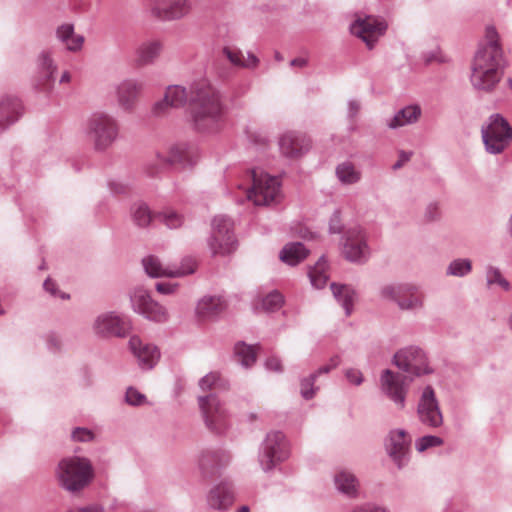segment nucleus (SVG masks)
<instances>
[{
	"label": "nucleus",
	"instance_id": "f704fd0d",
	"mask_svg": "<svg viewBox=\"0 0 512 512\" xmlns=\"http://www.w3.org/2000/svg\"><path fill=\"white\" fill-rule=\"evenodd\" d=\"M337 175L341 182L352 184L360 179V173L350 163H343L337 168Z\"/></svg>",
	"mask_w": 512,
	"mask_h": 512
},
{
	"label": "nucleus",
	"instance_id": "473e14b6",
	"mask_svg": "<svg viewBox=\"0 0 512 512\" xmlns=\"http://www.w3.org/2000/svg\"><path fill=\"white\" fill-rule=\"evenodd\" d=\"M309 277L312 285L315 288H323L328 280L327 263L324 258H321L316 265L310 269Z\"/></svg>",
	"mask_w": 512,
	"mask_h": 512
},
{
	"label": "nucleus",
	"instance_id": "cd10ccee",
	"mask_svg": "<svg viewBox=\"0 0 512 512\" xmlns=\"http://www.w3.org/2000/svg\"><path fill=\"white\" fill-rule=\"evenodd\" d=\"M307 255L308 250L304 247L303 244L299 242L289 243L282 249L280 253V259L289 265H296L303 261Z\"/></svg>",
	"mask_w": 512,
	"mask_h": 512
},
{
	"label": "nucleus",
	"instance_id": "6e6d98bb",
	"mask_svg": "<svg viewBox=\"0 0 512 512\" xmlns=\"http://www.w3.org/2000/svg\"><path fill=\"white\" fill-rule=\"evenodd\" d=\"M340 361H339V358L338 357H334L330 360V364H327L323 367H321L319 370H318V374L320 373H328L330 370L336 368L338 365H339Z\"/></svg>",
	"mask_w": 512,
	"mask_h": 512
},
{
	"label": "nucleus",
	"instance_id": "f257e3e1",
	"mask_svg": "<svg viewBox=\"0 0 512 512\" xmlns=\"http://www.w3.org/2000/svg\"><path fill=\"white\" fill-rule=\"evenodd\" d=\"M189 102L196 128L202 132H216L220 129L223 107L218 92L207 80H200L190 86L189 91L179 85L166 89L163 101L155 105V112L164 113L167 107L178 108Z\"/></svg>",
	"mask_w": 512,
	"mask_h": 512
},
{
	"label": "nucleus",
	"instance_id": "49530a36",
	"mask_svg": "<svg viewBox=\"0 0 512 512\" xmlns=\"http://www.w3.org/2000/svg\"><path fill=\"white\" fill-rule=\"evenodd\" d=\"M186 159L185 151L180 147H173L167 161L170 163H182Z\"/></svg>",
	"mask_w": 512,
	"mask_h": 512
},
{
	"label": "nucleus",
	"instance_id": "4468645a",
	"mask_svg": "<svg viewBox=\"0 0 512 512\" xmlns=\"http://www.w3.org/2000/svg\"><path fill=\"white\" fill-rule=\"evenodd\" d=\"M394 362L398 368L416 376L429 372L426 357L418 348L400 350L395 354Z\"/></svg>",
	"mask_w": 512,
	"mask_h": 512
},
{
	"label": "nucleus",
	"instance_id": "7ed1b4c3",
	"mask_svg": "<svg viewBox=\"0 0 512 512\" xmlns=\"http://www.w3.org/2000/svg\"><path fill=\"white\" fill-rule=\"evenodd\" d=\"M55 475L62 488L71 493H77L91 483L94 470L88 459L72 456L58 463Z\"/></svg>",
	"mask_w": 512,
	"mask_h": 512
},
{
	"label": "nucleus",
	"instance_id": "de8ad7c7",
	"mask_svg": "<svg viewBox=\"0 0 512 512\" xmlns=\"http://www.w3.org/2000/svg\"><path fill=\"white\" fill-rule=\"evenodd\" d=\"M345 377L351 384L354 385H360L363 382V375L361 371L357 369H347L345 371Z\"/></svg>",
	"mask_w": 512,
	"mask_h": 512
},
{
	"label": "nucleus",
	"instance_id": "f8f14e48",
	"mask_svg": "<svg viewBox=\"0 0 512 512\" xmlns=\"http://www.w3.org/2000/svg\"><path fill=\"white\" fill-rule=\"evenodd\" d=\"M133 309L155 322H164L168 319V312L159 303L155 302L148 292L142 288L135 289L131 296Z\"/></svg>",
	"mask_w": 512,
	"mask_h": 512
},
{
	"label": "nucleus",
	"instance_id": "b1692460",
	"mask_svg": "<svg viewBox=\"0 0 512 512\" xmlns=\"http://www.w3.org/2000/svg\"><path fill=\"white\" fill-rule=\"evenodd\" d=\"M163 45L158 40L142 43L136 50L135 63L137 66L152 64L161 54Z\"/></svg>",
	"mask_w": 512,
	"mask_h": 512
},
{
	"label": "nucleus",
	"instance_id": "ea45409f",
	"mask_svg": "<svg viewBox=\"0 0 512 512\" xmlns=\"http://www.w3.org/2000/svg\"><path fill=\"white\" fill-rule=\"evenodd\" d=\"M160 217L169 228H177L183 222L182 216L173 210L165 211Z\"/></svg>",
	"mask_w": 512,
	"mask_h": 512
},
{
	"label": "nucleus",
	"instance_id": "69168bd1",
	"mask_svg": "<svg viewBox=\"0 0 512 512\" xmlns=\"http://www.w3.org/2000/svg\"><path fill=\"white\" fill-rule=\"evenodd\" d=\"M275 57H276V59H277V60H279V61H280V60H282V57L280 56V54H279V53H276Z\"/></svg>",
	"mask_w": 512,
	"mask_h": 512
},
{
	"label": "nucleus",
	"instance_id": "a19ab883",
	"mask_svg": "<svg viewBox=\"0 0 512 512\" xmlns=\"http://www.w3.org/2000/svg\"><path fill=\"white\" fill-rule=\"evenodd\" d=\"M442 444V440L436 436H424L417 442L416 446L418 451L422 452L429 447L439 446Z\"/></svg>",
	"mask_w": 512,
	"mask_h": 512
},
{
	"label": "nucleus",
	"instance_id": "58836bf2",
	"mask_svg": "<svg viewBox=\"0 0 512 512\" xmlns=\"http://www.w3.org/2000/svg\"><path fill=\"white\" fill-rule=\"evenodd\" d=\"M220 385L221 378L216 372L209 373L200 380V387L202 390L215 389Z\"/></svg>",
	"mask_w": 512,
	"mask_h": 512
},
{
	"label": "nucleus",
	"instance_id": "680f3d73",
	"mask_svg": "<svg viewBox=\"0 0 512 512\" xmlns=\"http://www.w3.org/2000/svg\"><path fill=\"white\" fill-rule=\"evenodd\" d=\"M70 79H71L70 73L65 71L62 74L61 78H60V82L61 83H68V82H70Z\"/></svg>",
	"mask_w": 512,
	"mask_h": 512
},
{
	"label": "nucleus",
	"instance_id": "dca6fc26",
	"mask_svg": "<svg viewBox=\"0 0 512 512\" xmlns=\"http://www.w3.org/2000/svg\"><path fill=\"white\" fill-rule=\"evenodd\" d=\"M417 412L420 421L428 426L438 427L442 424V414L431 387H426L423 391Z\"/></svg>",
	"mask_w": 512,
	"mask_h": 512
},
{
	"label": "nucleus",
	"instance_id": "4c0bfd02",
	"mask_svg": "<svg viewBox=\"0 0 512 512\" xmlns=\"http://www.w3.org/2000/svg\"><path fill=\"white\" fill-rule=\"evenodd\" d=\"M471 271L469 260L458 259L453 261L448 268V273L454 276H463Z\"/></svg>",
	"mask_w": 512,
	"mask_h": 512
},
{
	"label": "nucleus",
	"instance_id": "3c124183",
	"mask_svg": "<svg viewBox=\"0 0 512 512\" xmlns=\"http://www.w3.org/2000/svg\"><path fill=\"white\" fill-rule=\"evenodd\" d=\"M41 66H42L43 70L45 71V75H46L47 79L50 80V78L52 77L53 72H54V67H53L52 59L49 57L48 54H43L41 56Z\"/></svg>",
	"mask_w": 512,
	"mask_h": 512
},
{
	"label": "nucleus",
	"instance_id": "052dcab7",
	"mask_svg": "<svg viewBox=\"0 0 512 512\" xmlns=\"http://www.w3.org/2000/svg\"><path fill=\"white\" fill-rule=\"evenodd\" d=\"M291 65L292 66L303 67V66L306 65V60L303 59V58H296V59L291 61Z\"/></svg>",
	"mask_w": 512,
	"mask_h": 512
},
{
	"label": "nucleus",
	"instance_id": "c9c22d12",
	"mask_svg": "<svg viewBox=\"0 0 512 512\" xmlns=\"http://www.w3.org/2000/svg\"><path fill=\"white\" fill-rule=\"evenodd\" d=\"M235 353L239 357L242 364L246 367L251 366L256 360V351L252 346L246 344H237Z\"/></svg>",
	"mask_w": 512,
	"mask_h": 512
},
{
	"label": "nucleus",
	"instance_id": "4be33fe9",
	"mask_svg": "<svg viewBox=\"0 0 512 512\" xmlns=\"http://www.w3.org/2000/svg\"><path fill=\"white\" fill-rule=\"evenodd\" d=\"M411 439L404 430L392 431L390 433L387 449L390 456L398 466L409 450Z\"/></svg>",
	"mask_w": 512,
	"mask_h": 512
},
{
	"label": "nucleus",
	"instance_id": "0e129e2a",
	"mask_svg": "<svg viewBox=\"0 0 512 512\" xmlns=\"http://www.w3.org/2000/svg\"><path fill=\"white\" fill-rule=\"evenodd\" d=\"M59 297H61L62 299H68L69 298L68 295H66L65 293H61V292H59Z\"/></svg>",
	"mask_w": 512,
	"mask_h": 512
},
{
	"label": "nucleus",
	"instance_id": "aec40b11",
	"mask_svg": "<svg viewBox=\"0 0 512 512\" xmlns=\"http://www.w3.org/2000/svg\"><path fill=\"white\" fill-rule=\"evenodd\" d=\"M143 267L145 272L154 278L159 277H183L186 276V273L191 272V269L188 270H173L171 266H165L161 260L153 255L147 256L142 260Z\"/></svg>",
	"mask_w": 512,
	"mask_h": 512
},
{
	"label": "nucleus",
	"instance_id": "bf43d9fd",
	"mask_svg": "<svg viewBox=\"0 0 512 512\" xmlns=\"http://www.w3.org/2000/svg\"><path fill=\"white\" fill-rule=\"evenodd\" d=\"M44 289L53 296L57 295L56 284L50 278L44 282Z\"/></svg>",
	"mask_w": 512,
	"mask_h": 512
},
{
	"label": "nucleus",
	"instance_id": "603ef678",
	"mask_svg": "<svg viewBox=\"0 0 512 512\" xmlns=\"http://www.w3.org/2000/svg\"><path fill=\"white\" fill-rule=\"evenodd\" d=\"M72 437L77 441H89L92 440L93 433L84 428H76L72 433Z\"/></svg>",
	"mask_w": 512,
	"mask_h": 512
},
{
	"label": "nucleus",
	"instance_id": "bb28decb",
	"mask_svg": "<svg viewBox=\"0 0 512 512\" xmlns=\"http://www.w3.org/2000/svg\"><path fill=\"white\" fill-rule=\"evenodd\" d=\"M226 302L221 297H205L197 306V313L201 317H213L226 309Z\"/></svg>",
	"mask_w": 512,
	"mask_h": 512
},
{
	"label": "nucleus",
	"instance_id": "e433bc0d",
	"mask_svg": "<svg viewBox=\"0 0 512 512\" xmlns=\"http://www.w3.org/2000/svg\"><path fill=\"white\" fill-rule=\"evenodd\" d=\"M151 219L152 214L145 204H139L134 208L133 220L138 226H147L151 222Z\"/></svg>",
	"mask_w": 512,
	"mask_h": 512
},
{
	"label": "nucleus",
	"instance_id": "8fccbe9b",
	"mask_svg": "<svg viewBox=\"0 0 512 512\" xmlns=\"http://www.w3.org/2000/svg\"><path fill=\"white\" fill-rule=\"evenodd\" d=\"M188 269H191V272L186 273V276L194 273L197 269V261L192 257L184 258L179 267H173V270H188Z\"/></svg>",
	"mask_w": 512,
	"mask_h": 512
},
{
	"label": "nucleus",
	"instance_id": "09e8293b",
	"mask_svg": "<svg viewBox=\"0 0 512 512\" xmlns=\"http://www.w3.org/2000/svg\"><path fill=\"white\" fill-rule=\"evenodd\" d=\"M84 43V37L82 35L75 34L67 41L66 48L70 51H78L82 48Z\"/></svg>",
	"mask_w": 512,
	"mask_h": 512
},
{
	"label": "nucleus",
	"instance_id": "412c9836",
	"mask_svg": "<svg viewBox=\"0 0 512 512\" xmlns=\"http://www.w3.org/2000/svg\"><path fill=\"white\" fill-rule=\"evenodd\" d=\"M129 347L140 364L146 368H151L159 359V352L156 347L143 344L137 336H132L129 340Z\"/></svg>",
	"mask_w": 512,
	"mask_h": 512
},
{
	"label": "nucleus",
	"instance_id": "20e7f679",
	"mask_svg": "<svg viewBox=\"0 0 512 512\" xmlns=\"http://www.w3.org/2000/svg\"><path fill=\"white\" fill-rule=\"evenodd\" d=\"M86 131L93 148L98 152H104L118 139L120 127L118 121L110 114L95 112L87 119Z\"/></svg>",
	"mask_w": 512,
	"mask_h": 512
},
{
	"label": "nucleus",
	"instance_id": "37998d69",
	"mask_svg": "<svg viewBox=\"0 0 512 512\" xmlns=\"http://www.w3.org/2000/svg\"><path fill=\"white\" fill-rule=\"evenodd\" d=\"M487 279L489 284L498 283L504 289L509 288V283L501 276L499 270L495 268H489Z\"/></svg>",
	"mask_w": 512,
	"mask_h": 512
},
{
	"label": "nucleus",
	"instance_id": "a878e982",
	"mask_svg": "<svg viewBox=\"0 0 512 512\" xmlns=\"http://www.w3.org/2000/svg\"><path fill=\"white\" fill-rule=\"evenodd\" d=\"M142 85L135 81H124L118 86V102L124 109H131L139 98Z\"/></svg>",
	"mask_w": 512,
	"mask_h": 512
},
{
	"label": "nucleus",
	"instance_id": "2eb2a0df",
	"mask_svg": "<svg viewBox=\"0 0 512 512\" xmlns=\"http://www.w3.org/2000/svg\"><path fill=\"white\" fill-rule=\"evenodd\" d=\"M286 457L287 449L284 435L281 432L269 433L265 441L264 457L261 460L262 468L268 471Z\"/></svg>",
	"mask_w": 512,
	"mask_h": 512
},
{
	"label": "nucleus",
	"instance_id": "1a4fd4ad",
	"mask_svg": "<svg viewBox=\"0 0 512 512\" xmlns=\"http://www.w3.org/2000/svg\"><path fill=\"white\" fill-rule=\"evenodd\" d=\"M148 9L161 20H178L188 15L192 9L190 0H148Z\"/></svg>",
	"mask_w": 512,
	"mask_h": 512
},
{
	"label": "nucleus",
	"instance_id": "0eeeda50",
	"mask_svg": "<svg viewBox=\"0 0 512 512\" xmlns=\"http://www.w3.org/2000/svg\"><path fill=\"white\" fill-rule=\"evenodd\" d=\"M209 247L214 255H226L236 249L232 222L224 216H217L212 223Z\"/></svg>",
	"mask_w": 512,
	"mask_h": 512
},
{
	"label": "nucleus",
	"instance_id": "7c9ffc66",
	"mask_svg": "<svg viewBox=\"0 0 512 512\" xmlns=\"http://www.w3.org/2000/svg\"><path fill=\"white\" fill-rule=\"evenodd\" d=\"M335 483L341 492L349 496L356 495L358 482L353 474L347 471H341L335 476Z\"/></svg>",
	"mask_w": 512,
	"mask_h": 512
},
{
	"label": "nucleus",
	"instance_id": "e2e57ef3",
	"mask_svg": "<svg viewBox=\"0 0 512 512\" xmlns=\"http://www.w3.org/2000/svg\"><path fill=\"white\" fill-rule=\"evenodd\" d=\"M238 512H249V508L247 506H243Z\"/></svg>",
	"mask_w": 512,
	"mask_h": 512
},
{
	"label": "nucleus",
	"instance_id": "864d4df0",
	"mask_svg": "<svg viewBox=\"0 0 512 512\" xmlns=\"http://www.w3.org/2000/svg\"><path fill=\"white\" fill-rule=\"evenodd\" d=\"M176 285L169 283H158L156 285V290L161 294H172L176 290Z\"/></svg>",
	"mask_w": 512,
	"mask_h": 512
},
{
	"label": "nucleus",
	"instance_id": "9d476101",
	"mask_svg": "<svg viewBox=\"0 0 512 512\" xmlns=\"http://www.w3.org/2000/svg\"><path fill=\"white\" fill-rule=\"evenodd\" d=\"M387 25L373 16L358 15L352 23L351 33L362 39L368 48H372L374 43L385 33Z\"/></svg>",
	"mask_w": 512,
	"mask_h": 512
},
{
	"label": "nucleus",
	"instance_id": "a18cd8bd",
	"mask_svg": "<svg viewBox=\"0 0 512 512\" xmlns=\"http://www.w3.org/2000/svg\"><path fill=\"white\" fill-rule=\"evenodd\" d=\"M74 35V27L71 24H62L57 29V37L66 44Z\"/></svg>",
	"mask_w": 512,
	"mask_h": 512
},
{
	"label": "nucleus",
	"instance_id": "ddd939ff",
	"mask_svg": "<svg viewBox=\"0 0 512 512\" xmlns=\"http://www.w3.org/2000/svg\"><path fill=\"white\" fill-rule=\"evenodd\" d=\"M93 330L101 337H124L131 330V323L114 313H103L95 319Z\"/></svg>",
	"mask_w": 512,
	"mask_h": 512
},
{
	"label": "nucleus",
	"instance_id": "423d86ee",
	"mask_svg": "<svg viewBox=\"0 0 512 512\" xmlns=\"http://www.w3.org/2000/svg\"><path fill=\"white\" fill-rule=\"evenodd\" d=\"M482 138L486 150L492 154L503 152L512 140V128L499 114L492 115L482 128Z\"/></svg>",
	"mask_w": 512,
	"mask_h": 512
},
{
	"label": "nucleus",
	"instance_id": "c85d7f7f",
	"mask_svg": "<svg viewBox=\"0 0 512 512\" xmlns=\"http://www.w3.org/2000/svg\"><path fill=\"white\" fill-rule=\"evenodd\" d=\"M420 108L418 106H408L399 111L391 120L389 126L398 128L407 124L414 123L420 116Z\"/></svg>",
	"mask_w": 512,
	"mask_h": 512
},
{
	"label": "nucleus",
	"instance_id": "4d7b16f0",
	"mask_svg": "<svg viewBox=\"0 0 512 512\" xmlns=\"http://www.w3.org/2000/svg\"><path fill=\"white\" fill-rule=\"evenodd\" d=\"M411 153L401 152L399 155V160L393 165L394 169L401 168L406 162L410 160Z\"/></svg>",
	"mask_w": 512,
	"mask_h": 512
},
{
	"label": "nucleus",
	"instance_id": "5fc2aeb1",
	"mask_svg": "<svg viewBox=\"0 0 512 512\" xmlns=\"http://www.w3.org/2000/svg\"><path fill=\"white\" fill-rule=\"evenodd\" d=\"M266 367L272 371H281L282 364L277 357H271L266 361Z\"/></svg>",
	"mask_w": 512,
	"mask_h": 512
},
{
	"label": "nucleus",
	"instance_id": "f03ea898",
	"mask_svg": "<svg viewBox=\"0 0 512 512\" xmlns=\"http://www.w3.org/2000/svg\"><path fill=\"white\" fill-rule=\"evenodd\" d=\"M485 45L477 51L473 63L471 82L479 90H491L500 80L502 49L499 35L494 27H487Z\"/></svg>",
	"mask_w": 512,
	"mask_h": 512
},
{
	"label": "nucleus",
	"instance_id": "6ab92c4d",
	"mask_svg": "<svg viewBox=\"0 0 512 512\" xmlns=\"http://www.w3.org/2000/svg\"><path fill=\"white\" fill-rule=\"evenodd\" d=\"M310 147V140L301 133L287 132L280 139V149L283 155L297 158Z\"/></svg>",
	"mask_w": 512,
	"mask_h": 512
},
{
	"label": "nucleus",
	"instance_id": "39448f33",
	"mask_svg": "<svg viewBox=\"0 0 512 512\" xmlns=\"http://www.w3.org/2000/svg\"><path fill=\"white\" fill-rule=\"evenodd\" d=\"M252 187L247 190L246 198L255 205H271L278 203L282 197L280 181L277 177L253 170L251 172Z\"/></svg>",
	"mask_w": 512,
	"mask_h": 512
},
{
	"label": "nucleus",
	"instance_id": "5701e85b",
	"mask_svg": "<svg viewBox=\"0 0 512 512\" xmlns=\"http://www.w3.org/2000/svg\"><path fill=\"white\" fill-rule=\"evenodd\" d=\"M234 502V495L227 483H221L211 489L208 497L209 505L217 510H225Z\"/></svg>",
	"mask_w": 512,
	"mask_h": 512
},
{
	"label": "nucleus",
	"instance_id": "79ce46f5",
	"mask_svg": "<svg viewBox=\"0 0 512 512\" xmlns=\"http://www.w3.org/2000/svg\"><path fill=\"white\" fill-rule=\"evenodd\" d=\"M316 376L317 374H313L301 382V394L305 399H310L314 396L313 384Z\"/></svg>",
	"mask_w": 512,
	"mask_h": 512
},
{
	"label": "nucleus",
	"instance_id": "6e6552de",
	"mask_svg": "<svg viewBox=\"0 0 512 512\" xmlns=\"http://www.w3.org/2000/svg\"><path fill=\"white\" fill-rule=\"evenodd\" d=\"M411 379L389 369L383 371L380 378L382 392L400 409L405 407V399Z\"/></svg>",
	"mask_w": 512,
	"mask_h": 512
},
{
	"label": "nucleus",
	"instance_id": "c03bdc74",
	"mask_svg": "<svg viewBox=\"0 0 512 512\" xmlns=\"http://www.w3.org/2000/svg\"><path fill=\"white\" fill-rule=\"evenodd\" d=\"M126 401L131 405H142L146 401L145 395L133 388H129L126 392Z\"/></svg>",
	"mask_w": 512,
	"mask_h": 512
},
{
	"label": "nucleus",
	"instance_id": "a211bd4d",
	"mask_svg": "<svg viewBox=\"0 0 512 512\" xmlns=\"http://www.w3.org/2000/svg\"><path fill=\"white\" fill-rule=\"evenodd\" d=\"M367 246L361 230H349L343 245L342 254L349 261H359L365 257Z\"/></svg>",
	"mask_w": 512,
	"mask_h": 512
},
{
	"label": "nucleus",
	"instance_id": "13d9d810",
	"mask_svg": "<svg viewBox=\"0 0 512 512\" xmlns=\"http://www.w3.org/2000/svg\"><path fill=\"white\" fill-rule=\"evenodd\" d=\"M352 512H387L384 508L380 507H371V506H361L355 508Z\"/></svg>",
	"mask_w": 512,
	"mask_h": 512
},
{
	"label": "nucleus",
	"instance_id": "f3484780",
	"mask_svg": "<svg viewBox=\"0 0 512 512\" xmlns=\"http://www.w3.org/2000/svg\"><path fill=\"white\" fill-rule=\"evenodd\" d=\"M382 294L386 298L397 301L401 309H414L422 304L421 295L413 286H387L382 290Z\"/></svg>",
	"mask_w": 512,
	"mask_h": 512
},
{
	"label": "nucleus",
	"instance_id": "2f4dec72",
	"mask_svg": "<svg viewBox=\"0 0 512 512\" xmlns=\"http://www.w3.org/2000/svg\"><path fill=\"white\" fill-rule=\"evenodd\" d=\"M331 289L334 297L342 303L346 310V315H350L351 307L354 302L355 293L354 291L345 285L332 284Z\"/></svg>",
	"mask_w": 512,
	"mask_h": 512
},
{
	"label": "nucleus",
	"instance_id": "c756f323",
	"mask_svg": "<svg viewBox=\"0 0 512 512\" xmlns=\"http://www.w3.org/2000/svg\"><path fill=\"white\" fill-rule=\"evenodd\" d=\"M223 53L235 66L250 68L258 64V59L254 55H249L248 58L245 59L242 52L234 47H224Z\"/></svg>",
	"mask_w": 512,
	"mask_h": 512
},
{
	"label": "nucleus",
	"instance_id": "72a5a7b5",
	"mask_svg": "<svg viewBox=\"0 0 512 512\" xmlns=\"http://www.w3.org/2000/svg\"><path fill=\"white\" fill-rule=\"evenodd\" d=\"M282 304L283 296L279 292L273 291L259 299L255 307L257 310L270 312L279 309Z\"/></svg>",
	"mask_w": 512,
	"mask_h": 512
},
{
	"label": "nucleus",
	"instance_id": "393cba45",
	"mask_svg": "<svg viewBox=\"0 0 512 512\" xmlns=\"http://www.w3.org/2000/svg\"><path fill=\"white\" fill-rule=\"evenodd\" d=\"M21 111V103L17 98L4 97L0 100V129L15 122Z\"/></svg>",
	"mask_w": 512,
	"mask_h": 512
},
{
	"label": "nucleus",
	"instance_id": "9b49d317",
	"mask_svg": "<svg viewBox=\"0 0 512 512\" xmlns=\"http://www.w3.org/2000/svg\"><path fill=\"white\" fill-rule=\"evenodd\" d=\"M199 406L205 424L211 431L221 432L227 427V413L214 395L199 397Z\"/></svg>",
	"mask_w": 512,
	"mask_h": 512
}]
</instances>
